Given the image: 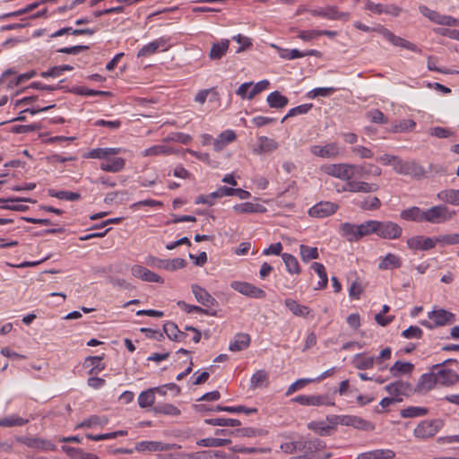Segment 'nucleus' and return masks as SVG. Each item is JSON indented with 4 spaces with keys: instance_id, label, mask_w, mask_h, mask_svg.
Returning <instances> with one entry per match:
<instances>
[{
    "instance_id": "obj_1",
    "label": "nucleus",
    "mask_w": 459,
    "mask_h": 459,
    "mask_svg": "<svg viewBox=\"0 0 459 459\" xmlns=\"http://www.w3.org/2000/svg\"><path fill=\"white\" fill-rule=\"evenodd\" d=\"M325 174L349 182L353 178L357 169H363L362 166L351 163L325 164L320 168Z\"/></svg>"
},
{
    "instance_id": "obj_2",
    "label": "nucleus",
    "mask_w": 459,
    "mask_h": 459,
    "mask_svg": "<svg viewBox=\"0 0 459 459\" xmlns=\"http://www.w3.org/2000/svg\"><path fill=\"white\" fill-rule=\"evenodd\" d=\"M327 420L333 425L351 426L365 431L375 429V425L372 422L354 415H336L331 418L328 417Z\"/></svg>"
},
{
    "instance_id": "obj_3",
    "label": "nucleus",
    "mask_w": 459,
    "mask_h": 459,
    "mask_svg": "<svg viewBox=\"0 0 459 459\" xmlns=\"http://www.w3.org/2000/svg\"><path fill=\"white\" fill-rule=\"evenodd\" d=\"M456 212L445 204L432 206L426 210V222L440 224L451 221Z\"/></svg>"
},
{
    "instance_id": "obj_4",
    "label": "nucleus",
    "mask_w": 459,
    "mask_h": 459,
    "mask_svg": "<svg viewBox=\"0 0 459 459\" xmlns=\"http://www.w3.org/2000/svg\"><path fill=\"white\" fill-rule=\"evenodd\" d=\"M444 426V421L440 419L431 420H422L413 430L415 437L427 439L434 437Z\"/></svg>"
},
{
    "instance_id": "obj_5",
    "label": "nucleus",
    "mask_w": 459,
    "mask_h": 459,
    "mask_svg": "<svg viewBox=\"0 0 459 459\" xmlns=\"http://www.w3.org/2000/svg\"><path fill=\"white\" fill-rule=\"evenodd\" d=\"M451 361L454 360L446 359L441 364H436L432 366V370L436 377L437 385H453L458 381L459 376L455 371L444 368V364Z\"/></svg>"
},
{
    "instance_id": "obj_6",
    "label": "nucleus",
    "mask_w": 459,
    "mask_h": 459,
    "mask_svg": "<svg viewBox=\"0 0 459 459\" xmlns=\"http://www.w3.org/2000/svg\"><path fill=\"white\" fill-rule=\"evenodd\" d=\"M269 86L270 82L266 79L256 83L253 82H244L237 89L236 94L243 100H252L263 91L267 90Z\"/></svg>"
},
{
    "instance_id": "obj_7",
    "label": "nucleus",
    "mask_w": 459,
    "mask_h": 459,
    "mask_svg": "<svg viewBox=\"0 0 459 459\" xmlns=\"http://www.w3.org/2000/svg\"><path fill=\"white\" fill-rule=\"evenodd\" d=\"M376 30L377 33L381 34L386 40H388L394 46L406 48L413 52L421 53V49L419 48L414 43L405 39H403L399 36H396L391 30L385 28L384 26L378 25L376 27Z\"/></svg>"
},
{
    "instance_id": "obj_8",
    "label": "nucleus",
    "mask_w": 459,
    "mask_h": 459,
    "mask_svg": "<svg viewBox=\"0 0 459 459\" xmlns=\"http://www.w3.org/2000/svg\"><path fill=\"white\" fill-rule=\"evenodd\" d=\"M397 174L410 176L420 179L425 176V169L414 160H403L400 159L395 170Z\"/></svg>"
},
{
    "instance_id": "obj_9",
    "label": "nucleus",
    "mask_w": 459,
    "mask_h": 459,
    "mask_svg": "<svg viewBox=\"0 0 459 459\" xmlns=\"http://www.w3.org/2000/svg\"><path fill=\"white\" fill-rule=\"evenodd\" d=\"M146 264L152 267L172 272L180 268H184L186 265V261L183 258H174L169 260L160 259L152 255H149L146 258Z\"/></svg>"
},
{
    "instance_id": "obj_10",
    "label": "nucleus",
    "mask_w": 459,
    "mask_h": 459,
    "mask_svg": "<svg viewBox=\"0 0 459 459\" xmlns=\"http://www.w3.org/2000/svg\"><path fill=\"white\" fill-rule=\"evenodd\" d=\"M402 228L390 221H377V236L385 239H396L402 235Z\"/></svg>"
},
{
    "instance_id": "obj_11",
    "label": "nucleus",
    "mask_w": 459,
    "mask_h": 459,
    "mask_svg": "<svg viewBox=\"0 0 459 459\" xmlns=\"http://www.w3.org/2000/svg\"><path fill=\"white\" fill-rule=\"evenodd\" d=\"M428 316L429 319L434 321V325H431V323L428 321L421 322V325L428 328L452 324L455 320V315L445 309H437L429 312Z\"/></svg>"
},
{
    "instance_id": "obj_12",
    "label": "nucleus",
    "mask_w": 459,
    "mask_h": 459,
    "mask_svg": "<svg viewBox=\"0 0 459 459\" xmlns=\"http://www.w3.org/2000/svg\"><path fill=\"white\" fill-rule=\"evenodd\" d=\"M339 209V205L333 202H319L308 210V215L313 218L323 219L333 215Z\"/></svg>"
},
{
    "instance_id": "obj_13",
    "label": "nucleus",
    "mask_w": 459,
    "mask_h": 459,
    "mask_svg": "<svg viewBox=\"0 0 459 459\" xmlns=\"http://www.w3.org/2000/svg\"><path fill=\"white\" fill-rule=\"evenodd\" d=\"M313 15L320 16L328 20L333 21H343L347 22L351 18V13L348 12H341L334 5H327L324 8H319L313 11Z\"/></svg>"
},
{
    "instance_id": "obj_14",
    "label": "nucleus",
    "mask_w": 459,
    "mask_h": 459,
    "mask_svg": "<svg viewBox=\"0 0 459 459\" xmlns=\"http://www.w3.org/2000/svg\"><path fill=\"white\" fill-rule=\"evenodd\" d=\"M231 288L239 293L254 299H264L265 291L251 283L246 281H232Z\"/></svg>"
},
{
    "instance_id": "obj_15",
    "label": "nucleus",
    "mask_w": 459,
    "mask_h": 459,
    "mask_svg": "<svg viewBox=\"0 0 459 459\" xmlns=\"http://www.w3.org/2000/svg\"><path fill=\"white\" fill-rule=\"evenodd\" d=\"M437 237L414 236L407 239V246L414 251L432 249L437 245Z\"/></svg>"
},
{
    "instance_id": "obj_16",
    "label": "nucleus",
    "mask_w": 459,
    "mask_h": 459,
    "mask_svg": "<svg viewBox=\"0 0 459 459\" xmlns=\"http://www.w3.org/2000/svg\"><path fill=\"white\" fill-rule=\"evenodd\" d=\"M310 152L320 158L333 159L341 154V148L336 143H330L325 145H312Z\"/></svg>"
},
{
    "instance_id": "obj_17",
    "label": "nucleus",
    "mask_w": 459,
    "mask_h": 459,
    "mask_svg": "<svg viewBox=\"0 0 459 459\" xmlns=\"http://www.w3.org/2000/svg\"><path fill=\"white\" fill-rule=\"evenodd\" d=\"M170 48L169 40L165 38H160L154 41L144 45L137 54L138 57L150 56L155 54L157 51H166Z\"/></svg>"
},
{
    "instance_id": "obj_18",
    "label": "nucleus",
    "mask_w": 459,
    "mask_h": 459,
    "mask_svg": "<svg viewBox=\"0 0 459 459\" xmlns=\"http://www.w3.org/2000/svg\"><path fill=\"white\" fill-rule=\"evenodd\" d=\"M379 189V186L375 183H368L365 181H357L351 178L349 182L345 184L343 188L344 191L351 193H364L369 194L377 192Z\"/></svg>"
},
{
    "instance_id": "obj_19",
    "label": "nucleus",
    "mask_w": 459,
    "mask_h": 459,
    "mask_svg": "<svg viewBox=\"0 0 459 459\" xmlns=\"http://www.w3.org/2000/svg\"><path fill=\"white\" fill-rule=\"evenodd\" d=\"M293 402L306 406L334 405L333 402L328 400L326 395H298L292 399Z\"/></svg>"
},
{
    "instance_id": "obj_20",
    "label": "nucleus",
    "mask_w": 459,
    "mask_h": 459,
    "mask_svg": "<svg viewBox=\"0 0 459 459\" xmlns=\"http://www.w3.org/2000/svg\"><path fill=\"white\" fill-rule=\"evenodd\" d=\"M325 447V443L318 439H307V438H300V450L299 452L307 455H322L320 451Z\"/></svg>"
},
{
    "instance_id": "obj_21",
    "label": "nucleus",
    "mask_w": 459,
    "mask_h": 459,
    "mask_svg": "<svg viewBox=\"0 0 459 459\" xmlns=\"http://www.w3.org/2000/svg\"><path fill=\"white\" fill-rule=\"evenodd\" d=\"M385 389L393 398H401V396L409 395L411 392V385L407 382L399 380L385 385Z\"/></svg>"
},
{
    "instance_id": "obj_22",
    "label": "nucleus",
    "mask_w": 459,
    "mask_h": 459,
    "mask_svg": "<svg viewBox=\"0 0 459 459\" xmlns=\"http://www.w3.org/2000/svg\"><path fill=\"white\" fill-rule=\"evenodd\" d=\"M132 274L144 281L158 283L164 282V280L160 275L139 264L132 267Z\"/></svg>"
},
{
    "instance_id": "obj_23",
    "label": "nucleus",
    "mask_w": 459,
    "mask_h": 459,
    "mask_svg": "<svg viewBox=\"0 0 459 459\" xmlns=\"http://www.w3.org/2000/svg\"><path fill=\"white\" fill-rule=\"evenodd\" d=\"M126 160L123 158L108 156L100 163V169L106 172L117 173L124 169Z\"/></svg>"
},
{
    "instance_id": "obj_24",
    "label": "nucleus",
    "mask_w": 459,
    "mask_h": 459,
    "mask_svg": "<svg viewBox=\"0 0 459 459\" xmlns=\"http://www.w3.org/2000/svg\"><path fill=\"white\" fill-rule=\"evenodd\" d=\"M192 292L195 295L196 300L203 306L211 308L217 303L216 299L204 288L197 284H193Z\"/></svg>"
},
{
    "instance_id": "obj_25",
    "label": "nucleus",
    "mask_w": 459,
    "mask_h": 459,
    "mask_svg": "<svg viewBox=\"0 0 459 459\" xmlns=\"http://www.w3.org/2000/svg\"><path fill=\"white\" fill-rule=\"evenodd\" d=\"M402 266V259L399 255L388 253L385 256L379 258L378 269L390 270L396 269Z\"/></svg>"
},
{
    "instance_id": "obj_26",
    "label": "nucleus",
    "mask_w": 459,
    "mask_h": 459,
    "mask_svg": "<svg viewBox=\"0 0 459 459\" xmlns=\"http://www.w3.org/2000/svg\"><path fill=\"white\" fill-rule=\"evenodd\" d=\"M437 385L433 370L430 373H425L419 378L415 390L419 393H425L435 387Z\"/></svg>"
},
{
    "instance_id": "obj_27",
    "label": "nucleus",
    "mask_w": 459,
    "mask_h": 459,
    "mask_svg": "<svg viewBox=\"0 0 459 459\" xmlns=\"http://www.w3.org/2000/svg\"><path fill=\"white\" fill-rule=\"evenodd\" d=\"M250 345V336L247 333H238L235 334L233 340L230 342L229 350L231 351H241L246 350Z\"/></svg>"
},
{
    "instance_id": "obj_28",
    "label": "nucleus",
    "mask_w": 459,
    "mask_h": 459,
    "mask_svg": "<svg viewBox=\"0 0 459 459\" xmlns=\"http://www.w3.org/2000/svg\"><path fill=\"white\" fill-rule=\"evenodd\" d=\"M236 133L233 130H226L220 134L218 138L213 140V149L216 152H221L226 145L236 140Z\"/></svg>"
},
{
    "instance_id": "obj_29",
    "label": "nucleus",
    "mask_w": 459,
    "mask_h": 459,
    "mask_svg": "<svg viewBox=\"0 0 459 459\" xmlns=\"http://www.w3.org/2000/svg\"><path fill=\"white\" fill-rule=\"evenodd\" d=\"M426 210L423 211L420 207L412 206L409 209L403 210L401 212V218L405 221H411L416 222L426 221Z\"/></svg>"
},
{
    "instance_id": "obj_30",
    "label": "nucleus",
    "mask_w": 459,
    "mask_h": 459,
    "mask_svg": "<svg viewBox=\"0 0 459 459\" xmlns=\"http://www.w3.org/2000/svg\"><path fill=\"white\" fill-rule=\"evenodd\" d=\"M237 213H263L266 208L257 203L246 202L233 206Z\"/></svg>"
},
{
    "instance_id": "obj_31",
    "label": "nucleus",
    "mask_w": 459,
    "mask_h": 459,
    "mask_svg": "<svg viewBox=\"0 0 459 459\" xmlns=\"http://www.w3.org/2000/svg\"><path fill=\"white\" fill-rule=\"evenodd\" d=\"M437 197L443 203L459 206V189L449 188L441 190L437 194Z\"/></svg>"
},
{
    "instance_id": "obj_32",
    "label": "nucleus",
    "mask_w": 459,
    "mask_h": 459,
    "mask_svg": "<svg viewBox=\"0 0 459 459\" xmlns=\"http://www.w3.org/2000/svg\"><path fill=\"white\" fill-rule=\"evenodd\" d=\"M230 39H221L220 42L213 43L209 52V57L212 60H219L224 56L229 50Z\"/></svg>"
},
{
    "instance_id": "obj_33",
    "label": "nucleus",
    "mask_w": 459,
    "mask_h": 459,
    "mask_svg": "<svg viewBox=\"0 0 459 459\" xmlns=\"http://www.w3.org/2000/svg\"><path fill=\"white\" fill-rule=\"evenodd\" d=\"M279 147L278 143L267 136H260L258 137V145L254 150V152L256 154L272 152Z\"/></svg>"
},
{
    "instance_id": "obj_34",
    "label": "nucleus",
    "mask_w": 459,
    "mask_h": 459,
    "mask_svg": "<svg viewBox=\"0 0 459 459\" xmlns=\"http://www.w3.org/2000/svg\"><path fill=\"white\" fill-rule=\"evenodd\" d=\"M269 385V374L264 369H259L253 374L250 379V388H264Z\"/></svg>"
},
{
    "instance_id": "obj_35",
    "label": "nucleus",
    "mask_w": 459,
    "mask_h": 459,
    "mask_svg": "<svg viewBox=\"0 0 459 459\" xmlns=\"http://www.w3.org/2000/svg\"><path fill=\"white\" fill-rule=\"evenodd\" d=\"M20 84L16 73L13 69H7L0 77V86L5 90H12Z\"/></svg>"
},
{
    "instance_id": "obj_36",
    "label": "nucleus",
    "mask_w": 459,
    "mask_h": 459,
    "mask_svg": "<svg viewBox=\"0 0 459 459\" xmlns=\"http://www.w3.org/2000/svg\"><path fill=\"white\" fill-rule=\"evenodd\" d=\"M359 225L344 222L340 225V231L348 241L353 242L360 239L359 236Z\"/></svg>"
},
{
    "instance_id": "obj_37",
    "label": "nucleus",
    "mask_w": 459,
    "mask_h": 459,
    "mask_svg": "<svg viewBox=\"0 0 459 459\" xmlns=\"http://www.w3.org/2000/svg\"><path fill=\"white\" fill-rule=\"evenodd\" d=\"M175 153L173 148L167 145L158 144L145 149L141 152L143 157L150 156H168Z\"/></svg>"
},
{
    "instance_id": "obj_38",
    "label": "nucleus",
    "mask_w": 459,
    "mask_h": 459,
    "mask_svg": "<svg viewBox=\"0 0 459 459\" xmlns=\"http://www.w3.org/2000/svg\"><path fill=\"white\" fill-rule=\"evenodd\" d=\"M266 101L270 108H283L289 103V100L286 96L282 95L280 91H275L271 92L267 98Z\"/></svg>"
},
{
    "instance_id": "obj_39",
    "label": "nucleus",
    "mask_w": 459,
    "mask_h": 459,
    "mask_svg": "<svg viewBox=\"0 0 459 459\" xmlns=\"http://www.w3.org/2000/svg\"><path fill=\"white\" fill-rule=\"evenodd\" d=\"M394 453L389 449H377L361 453L357 456V459H392Z\"/></svg>"
},
{
    "instance_id": "obj_40",
    "label": "nucleus",
    "mask_w": 459,
    "mask_h": 459,
    "mask_svg": "<svg viewBox=\"0 0 459 459\" xmlns=\"http://www.w3.org/2000/svg\"><path fill=\"white\" fill-rule=\"evenodd\" d=\"M121 148H96L89 152L87 157L104 160L108 156H114L120 153Z\"/></svg>"
},
{
    "instance_id": "obj_41",
    "label": "nucleus",
    "mask_w": 459,
    "mask_h": 459,
    "mask_svg": "<svg viewBox=\"0 0 459 459\" xmlns=\"http://www.w3.org/2000/svg\"><path fill=\"white\" fill-rule=\"evenodd\" d=\"M284 304L297 316L307 317L311 312L308 307L300 305L292 299H286Z\"/></svg>"
},
{
    "instance_id": "obj_42",
    "label": "nucleus",
    "mask_w": 459,
    "mask_h": 459,
    "mask_svg": "<svg viewBox=\"0 0 459 459\" xmlns=\"http://www.w3.org/2000/svg\"><path fill=\"white\" fill-rule=\"evenodd\" d=\"M414 368V365L411 362L397 360L389 369L390 374L394 377L411 374Z\"/></svg>"
},
{
    "instance_id": "obj_43",
    "label": "nucleus",
    "mask_w": 459,
    "mask_h": 459,
    "mask_svg": "<svg viewBox=\"0 0 459 459\" xmlns=\"http://www.w3.org/2000/svg\"><path fill=\"white\" fill-rule=\"evenodd\" d=\"M375 362V357L366 356L364 353L356 354L353 358L354 367L360 370L372 368Z\"/></svg>"
},
{
    "instance_id": "obj_44",
    "label": "nucleus",
    "mask_w": 459,
    "mask_h": 459,
    "mask_svg": "<svg viewBox=\"0 0 459 459\" xmlns=\"http://www.w3.org/2000/svg\"><path fill=\"white\" fill-rule=\"evenodd\" d=\"M62 449L73 459H99V457L91 453H85L80 448L63 446Z\"/></svg>"
},
{
    "instance_id": "obj_45",
    "label": "nucleus",
    "mask_w": 459,
    "mask_h": 459,
    "mask_svg": "<svg viewBox=\"0 0 459 459\" xmlns=\"http://www.w3.org/2000/svg\"><path fill=\"white\" fill-rule=\"evenodd\" d=\"M281 258L285 264L287 271L291 274L300 273V267L298 259L288 253L281 254Z\"/></svg>"
},
{
    "instance_id": "obj_46",
    "label": "nucleus",
    "mask_w": 459,
    "mask_h": 459,
    "mask_svg": "<svg viewBox=\"0 0 459 459\" xmlns=\"http://www.w3.org/2000/svg\"><path fill=\"white\" fill-rule=\"evenodd\" d=\"M231 443L228 438L207 437L197 441V445L204 447H220Z\"/></svg>"
},
{
    "instance_id": "obj_47",
    "label": "nucleus",
    "mask_w": 459,
    "mask_h": 459,
    "mask_svg": "<svg viewBox=\"0 0 459 459\" xmlns=\"http://www.w3.org/2000/svg\"><path fill=\"white\" fill-rule=\"evenodd\" d=\"M382 205L380 199L377 196H368L358 204V206L365 211H376Z\"/></svg>"
},
{
    "instance_id": "obj_48",
    "label": "nucleus",
    "mask_w": 459,
    "mask_h": 459,
    "mask_svg": "<svg viewBox=\"0 0 459 459\" xmlns=\"http://www.w3.org/2000/svg\"><path fill=\"white\" fill-rule=\"evenodd\" d=\"M163 449L164 445L158 441H141L135 445V450L138 452L162 451Z\"/></svg>"
},
{
    "instance_id": "obj_49",
    "label": "nucleus",
    "mask_w": 459,
    "mask_h": 459,
    "mask_svg": "<svg viewBox=\"0 0 459 459\" xmlns=\"http://www.w3.org/2000/svg\"><path fill=\"white\" fill-rule=\"evenodd\" d=\"M48 194L52 197L71 202L77 201L81 198L80 194L70 191H56L55 189H48Z\"/></svg>"
},
{
    "instance_id": "obj_50",
    "label": "nucleus",
    "mask_w": 459,
    "mask_h": 459,
    "mask_svg": "<svg viewBox=\"0 0 459 459\" xmlns=\"http://www.w3.org/2000/svg\"><path fill=\"white\" fill-rule=\"evenodd\" d=\"M204 422L212 426H221V427H238L241 425L240 420L237 419H226V418H214L206 419Z\"/></svg>"
},
{
    "instance_id": "obj_51",
    "label": "nucleus",
    "mask_w": 459,
    "mask_h": 459,
    "mask_svg": "<svg viewBox=\"0 0 459 459\" xmlns=\"http://www.w3.org/2000/svg\"><path fill=\"white\" fill-rule=\"evenodd\" d=\"M214 411H226V412H230V413L244 412L246 414L255 413L257 411V410L255 408H247L243 405H238V406L217 405L214 407Z\"/></svg>"
},
{
    "instance_id": "obj_52",
    "label": "nucleus",
    "mask_w": 459,
    "mask_h": 459,
    "mask_svg": "<svg viewBox=\"0 0 459 459\" xmlns=\"http://www.w3.org/2000/svg\"><path fill=\"white\" fill-rule=\"evenodd\" d=\"M26 445L30 447L39 448L45 451H54L56 446L50 441L43 440L40 438H30L26 442Z\"/></svg>"
},
{
    "instance_id": "obj_53",
    "label": "nucleus",
    "mask_w": 459,
    "mask_h": 459,
    "mask_svg": "<svg viewBox=\"0 0 459 459\" xmlns=\"http://www.w3.org/2000/svg\"><path fill=\"white\" fill-rule=\"evenodd\" d=\"M155 402L154 389H148L142 392L138 396V404L141 408L152 406Z\"/></svg>"
},
{
    "instance_id": "obj_54",
    "label": "nucleus",
    "mask_w": 459,
    "mask_h": 459,
    "mask_svg": "<svg viewBox=\"0 0 459 459\" xmlns=\"http://www.w3.org/2000/svg\"><path fill=\"white\" fill-rule=\"evenodd\" d=\"M428 413V409L420 406H411L401 411V416L403 418H415L421 417Z\"/></svg>"
},
{
    "instance_id": "obj_55",
    "label": "nucleus",
    "mask_w": 459,
    "mask_h": 459,
    "mask_svg": "<svg viewBox=\"0 0 459 459\" xmlns=\"http://www.w3.org/2000/svg\"><path fill=\"white\" fill-rule=\"evenodd\" d=\"M163 330L170 340L182 342V338H180V330L175 323L167 322L163 325Z\"/></svg>"
},
{
    "instance_id": "obj_56",
    "label": "nucleus",
    "mask_w": 459,
    "mask_h": 459,
    "mask_svg": "<svg viewBox=\"0 0 459 459\" xmlns=\"http://www.w3.org/2000/svg\"><path fill=\"white\" fill-rule=\"evenodd\" d=\"M153 411L156 413L170 416H178L180 414V410L171 403L158 404L153 408Z\"/></svg>"
},
{
    "instance_id": "obj_57",
    "label": "nucleus",
    "mask_w": 459,
    "mask_h": 459,
    "mask_svg": "<svg viewBox=\"0 0 459 459\" xmlns=\"http://www.w3.org/2000/svg\"><path fill=\"white\" fill-rule=\"evenodd\" d=\"M359 225V236H360V238L368 236L371 234L377 235V221L376 220H369L366 221Z\"/></svg>"
},
{
    "instance_id": "obj_58",
    "label": "nucleus",
    "mask_w": 459,
    "mask_h": 459,
    "mask_svg": "<svg viewBox=\"0 0 459 459\" xmlns=\"http://www.w3.org/2000/svg\"><path fill=\"white\" fill-rule=\"evenodd\" d=\"M102 358L99 356L88 357L85 360V363L88 366H92L90 369V375H97L99 372L102 371L105 368V364L101 362Z\"/></svg>"
},
{
    "instance_id": "obj_59",
    "label": "nucleus",
    "mask_w": 459,
    "mask_h": 459,
    "mask_svg": "<svg viewBox=\"0 0 459 459\" xmlns=\"http://www.w3.org/2000/svg\"><path fill=\"white\" fill-rule=\"evenodd\" d=\"M301 259L304 262H308L312 259H317L319 256L318 250L316 247H311L306 245H300L299 247Z\"/></svg>"
},
{
    "instance_id": "obj_60",
    "label": "nucleus",
    "mask_w": 459,
    "mask_h": 459,
    "mask_svg": "<svg viewBox=\"0 0 459 459\" xmlns=\"http://www.w3.org/2000/svg\"><path fill=\"white\" fill-rule=\"evenodd\" d=\"M178 306L181 309L186 311V313L197 312V313H203V314L209 315V316H215L216 315L215 311L212 312L209 309L202 308V307H200L198 306L189 305V304L186 303L185 301H178Z\"/></svg>"
},
{
    "instance_id": "obj_61",
    "label": "nucleus",
    "mask_w": 459,
    "mask_h": 459,
    "mask_svg": "<svg viewBox=\"0 0 459 459\" xmlns=\"http://www.w3.org/2000/svg\"><path fill=\"white\" fill-rule=\"evenodd\" d=\"M312 107L313 105L311 103H307L290 108L288 111V113L282 117L281 123H283L289 117L307 114L312 108Z\"/></svg>"
},
{
    "instance_id": "obj_62",
    "label": "nucleus",
    "mask_w": 459,
    "mask_h": 459,
    "mask_svg": "<svg viewBox=\"0 0 459 459\" xmlns=\"http://www.w3.org/2000/svg\"><path fill=\"white\" fill-rule=\"evenodd\" d=\"M308 429L315 431L321 436L327 435L333 429L332 426L325 424L323 421H312L307 425Z\"/></svg>"
},
{
    "instance_id": "obj_63",
    "label": "nucleus",
    "mask_w": 459,
    "mask_h": 459,
    "mask_svg": "<svg viewBox=\"0 0 459 459\" xmlns=\"http://www.w3.org/2000/svg\"><path fill=\"white\" fill-rule=\"evenodd\" d=\"M27 422L28 420L14 415L0 419L1 427L22 426Z\"/></svg>"
},
{
    "instance_id": "obj_64",
    "label": "nucleus",
    "mask_w": 459,
    "mask_h": 459,
    "mask_svg": "<svg viewBox=\"0 0 459 459\" xmlns=\"http://www.w3.org/2000/svg\"><path fill=\"white\" fill-rule=\"evenodd\" d=\"M437 243L443 246L456 245L459 244V234H446L437 237Z\"/></svg>"
}]
</instances>
